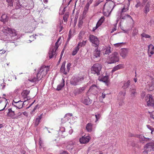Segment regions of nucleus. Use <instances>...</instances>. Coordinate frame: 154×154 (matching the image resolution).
<instances>
[{
	"label": "nucleus",
	"instance_id": "nucleus-1",
	"mask_svg": "<svg viewBox=\"0 0 154 154\" xmlns=\"http://www.w3.org/2000/svg\"><path fill=\"white\" fill-rule=\"evenodd\" d=\"M2 31L6 35L4 38L5 40L11 41V40L15 39L17 38L16 37L17 32L14 29L5 27L3 28Z\"/></svg>",
	"mask_w": 154,
	"mask_h": 154
},
{
	"label": "nucleus",
	"instance_id": "nucleus-2",
	"mask_svg": "<svg viewBox=\"0 0 154 154\" xmlns=\"http://www.w3.org/2000/svg\"><path fill=\"white\" fill-rule=\"evenodd\" d=\"M49 70V68L48 66L45 67L42 66L40 69L39 72L37 74L36 78L33 77L31 79H29V80L31 82L35 83L37 81H38L46 75Z\"/></svg>",
	"mask_w": 154,
	"mask_h": 154
},
{
	"label": "nucleus",
	"instance_id": "nucleus-3",
	"mask_svg": "<svg viewBox=\"0 0 154 154\" xmlns=\"http://www.w3.org/2000/svg\"><path fill=\"white\" fill-rule=\"evenodd\" d=\"M102 66L99 63H96L93 65L91 68V73L97 75H99L102 73Z\"/></svg>",
	"mask_w": 154,
	"mask_h": 154
},
{
	"label": "nucleus",
	"instance_id": "nucleus-4",
	"mask_svg": "<svg viewBox=\"0 0 154 154\" xmlns=\"http://www.w3.org/2000/svg\"><path fill=\"white\" fill-rule=\"evenodd\" d=\"M108 60V63L109 64L115 63L119 61V59L118 54L117 52H114L109 57Z\"/></svg>",
	"mask_w": 154,
	"mask_h": 154
},
{
	"label": "nucleus",
	"instance_id": "nucleus-5",
	"mask_svg": "<svg viewBox=\"0 0 154 154\" xmlns=\"http://www.w3.org/2000/svg\"><path fill=\"white\" fill-rule=\"evenodd\" d=\"M84 79L83 76H73L70 80V83L73 86L80 84Z\"/></svg>",
	"mask_w": 154,
	"mask_h": 154
},
{
	"label": "nucleus",
	"instance_id": "nucleus-6",
	"mask_svg": "<svg viewBox=\"0 0 154 154\" xmlns=\"http://www.w3.org/2000/svg\"><path fill=\"white\" fill-rule=\"evenodd\" d=\"M89 40L92 43V46L95 47H98L100 44L99 39L96 36L91 35L89 36Z\"/></svg>",
	"mask_w": 154,
	"mask_h": 154
},
{
	"label": "nucleus",
	"instance_id": "nucleus-7",
	"mask_svg": "<svg viewBox=\"0 0 154 154\" xmlns=\"http://www.w3.org/2000/svg\"><path fill=\"white\" fill-rule=\"evenodd\" d=\"M98 48H97L93 53L92 60L95 62H98L100 59L101 52L98 49Z\"/></svg>",
	"mask_w": 154,
	"mask_h": 154
},
{
	"label": "nucleus",
	"instance_id": "nucleus-8",
	"mask_svg": "<svg viewBox=\"0 0 154 154\" xmlns=\"http://www.w3.org/2000/svg\"><path fill=\"white\" fill-rule=\"evenodd\" d=\"M59 40V39L56 42L55 47L52 46L49 52V57L50 59L52 58L53 56L56 54L55 51L58 47V46L57 45V43Z\"/></svg>",
	"mask_w": 154,
	"mask_h": 154
},
{
	"label": "nucleus",
	"instance_id": "nucleus-9",
	"mask_svg": "<svg viewBox=\"0 0 154 154\" xmlns=\"http://www.w3.org/2000/svg\"><path fill=\"white\" fill-rule=\"evenodd\" d=\"M136 137L139 139L140 143L143 144L148 142L151 140L150 138L145 137L143 136L140 134L137 135Z\"/></svg>",
	"mask_w": 154,
	"mask_h": 154
},
{
	"label": "nucleus",
	"instance_id": "nucleus-10",
	"mask_svg": "<svg viewBox=\"0 0 154 154\" xmlns=\"http://www.w3.org/2000/svg\"><path fill=\"white\" fill-rule=\"evenodd\" d=\"M146 102L147 105L148 106H153L154 104V101L152 99L151 95L148 94L145 97Z\"/></svg>",
	"mask_w": 154,
	"mask_h": 154
},
{
	"label": "nucleus",
	"instance_id": "nucleus-11",
	"mask_svg": "<svg viewBox=\"0 0 154 154\" xmlns=\"http://www.w3.org/2000/svg\"><path fill=\"white\" fill-rule=\"evenodd\" d=\"M75 143L72 141H69L67 143V145L66 146V148L69 151L71 152L73 150H75Z\"/></svg>",
	"mask_w": 154,
	"mask_h": 154
},
{
	"label": "nucleus",
	"instance_id": "nucleus-12",
	"mask_svg": "<svg viewBox=\"0 0 154 154\" xmlns=\"http://www.w3.org/2000/svg\"><path fill=\"white\" fill-rule=\"evenodd\" d=\"M144 148L148 151H153L154 150V141L146 143L144 146Z\"/></svg>",
	"mask_w": 154,
	"mask_h": 154
},
{
	"label": "nucleus",
	"instance_id": "nucleus-13",
	"mask_svg": "<svg viewBox=\"0 0 154 154\" xmlns=\"http://www.w3.org/2000/svg\"><path fill=\"white\" fill-rule=\"evenodd\" d=\"M23 101L19 100L18 101H15L14 100L12 104L14 107L20 109L23 107V106L24 103H23Z\"/></svg>",
	"mask_w": 154,
	"mask_h": 154
},
{
	"label": "nucleus",
	"instance_id": "nucleus-14",
	"mask_svg": "<svg viewBox=\"0 0 154 154\" xmlns=\"http://www.w3.org/2000/svg\"><path fill=\"white\" fill-rule=\"evenodd\" d=\"M146 87L148 88V90L150 91H152L154 89V79H152L150 81L147 82Z\"/></svg>",
	"mask_w": 154,
	"mask_h": 154
},
{
	"label": "nucleus",
	"instance_id": "nucleus-15",
	"mask_svg": "<svg viewBox=\"0 0 154 154\" xmlns=\"http://www.w3.org/2000/svg\"><path fill=\"white\" fill-rule=\"evenodd\" d=\"M90 139V137L89 136L85 135L81 138L79 139V140L81 143H86L89 141Z\"/></svg>",
	"mask_w": 154,
	"mask_h": 154
},
{
	"label": "nucleus",
	"instance_id": "nucleus-16",
	"mask_svg": "<svg viewBox=\"0 0 154 154\" xmlns=\"http://www.w3.org/2000/svg\"><path fill=\"white\" fill-rule=\"evenodd\" d=\"M65 129L64 127H61L58 131V135L59 136L61 137H64L66 136L65 133Z\"/></svg>",
	"mask_w": 154,
	"mask_h": 154
},
{
	"label": "nucleus",
	"instance_id": "nucleus-17",
	"mask_svg": "<svg viewBox=\"0 0 154 154\" xmlns=\"http://www.w3.org/2000/svg\"><path fill=\"white\" fill-rule=\"evenodd\" d=\"M85 87H80L79 88H77L75 90L74 93L75 95L81 94L84 91L85 89Z\"/></svg>",
	"mask_w": 154,
	"mask_h": 154
},
{
	"label": "nucleus",
	"instance_id": "nucleus-18",
	"mask_svg": "<svg viewBox=\"0 0 154 154\" xmlns=\"http://www.w3.org/2000/svg\"><path fill=\"white\" fill-rule=\"evenodd\" d=\"M128 53V50L126 48H123L121 50L120 55L122 57L125 58L127 56Z\"/></svg>",
	"mask_w": 154,
	"mask_h": 154
},
{
	"label": "nucleus",
	"instance_id": "nucleus-19",
	"mask_svg": "<svg viewBox=\"0 0 154 154\" xmlns=\"http://www.w3.org/2000/svg\"><path fill=\"white\" fill-rule=\"evenodd\" d=\"M66 63V61H64L63 62L60 69V72L65 75L67 74L68 72L67 70H65V66Z\"/></svg>",
	"mask_w": 154,
	"mask_h": 154
},
{
	"label": "nucleus",
	"instance_id": "nucleus-20",
	"mask_svg": "<svg viewBox=\"0 0 154 154\" xmlns=\"http://www.w3.org/2000/svg\"><path fill=\"white\" fill-rule=\"evenodd\" d=\"M12 108H9L8 109V112L7 113V116L10 117L13 119L14 118L15 114L14 111L12 110Z\"/></svg>",
	"mask_w": 154,
	"mask_h": 154
},
{
	"label": "nucleus",
	"instance_id": "nucleus-21",
	"mask_svg": "<svg viewBox=\"0 0 154 154\" xmlns=\"http://www.w3.org/2000/svg\"><path fill=\"white\" fill-rule=\"evenodd\" d=\"M150 5V2H148L144 7L143 9V12L146 15L149 11V8Z\"/></svg>",
	"mask_w": 154,
	"mask_h": 154
},
{
	"label": "nucleus",
	"instance_id": "nucleus-22",
	"mask_svg": "<svg viewBox=\"0 0 154 154\" xmlns=\"http://www.w3.org/2000/svg\"><path fill=\"white\" fill-rule=\"evenodd\" d=\"M108 4H109V7L110 8V9L112 8L111 10V11L115 6V4L114 2L112 1H108V2H106L104 5V7L105 5ZM104 8L105 7H104Z\"/></svg>",
	"mask_w": 154,
	"mask_h": 154
},
{
	"label": "nucleus",
	"instance_id": "nucleus-23",
	"mask_svg": "<svg viewBox=\"0 0 154 154\" xmlns=\"http://www.w3.org/2000/svg\"><path fill=\"white\" fill-rule=\"evenodd\" d=\"M126 94L125 91H121L119 93L118 96V99L123 100L125 99V96Z\"/></svg>",
	"mask_w": 154,
	"mask_h": 154
},
{
	"label": "nucleus",
	"instance_id": "nucleus-24",
	"mask_svg": "<svg viewBox=\"0 0 154 154\" xmlns=\"http://www.w3.org/2000/svg\"><path fill=\"white\" fill-rule=\"evenodd\" d=\"M65 85V81L64 79L63 78L62 79V82L60 84L58 85L56 90L57 91H60Z\"/></svg>",
	"mask_w": 154,
	"mask_h": 154
},
{
	"label": "nucleus",
	"instance_id": "nucleus-25",
	"mask_svg": "<svg viewBox=\"0 0 154 154\" xmlns=\"http://www.w3.org/2000/svg\"><path fill=\"white\" fill-rule=\"evenodd\" d=\"M42 114H41L40 116H38V117L36 118L35 123V126H38L40 122V120L42 118Z\"/></svg>",
	"mask_w": 154,
	"mask_h": 154
},
{
	"label": "nucleus",
	"instance_id": "nucleus-26",
	"mask_svg": "<svg viewBox=\"0 0 154 154\" xmlns=\"http://www.w3.org/2000/svg\"><path fill=\"white\" fill-rule=\"evenodd\" d=\"M83 103L86 105H89L91 103V100L89 97H86L84 99Z\"/></svg>",
	"mask_w": 154,
	"mask_h": 154
},
{
	"label": "nucleus",
	"instance_id": "nucleus-27",
	"mask_svg": "<svg viewBox=\"0 0 154 154\" xmlns=\"http://www.w3.org/2000/svg\"><path fill=\"white\" fill-rule=\"evenodd\" d=\"M112 50V49L110 47H108L104 50L105 53V54H109L111 53Z\"/></svg>",
	"mask_w": 154,
	"mask_h": 154
},
{
	"label": "nucleus",
	"instance_id": "nucleus-28",
	"mask_svg": "<svg viewBox=\"0 0 154 154\" xmlns=\"http://www.w3.org/2000/svg\"><path fill=\"white\" fill-rule=\"evenodd\" d=\"M86 128L88 132H91L92 130V125L91 123H88L86 125Z\"/></svg>",
	"mask_w": 154,
	"mask_h": 154
},
{
	"label": "nucleus",
	"instance_id": "nucleus-29",
	"mask_svg": "<svg viewBox=\"0 0 154 154\" xmlns=\"http://www.w3.org/2000/svg\"><path fill=\"white\" fill-rule=\"evenodd\" d=\"M130 81L128 80L127 82H124L123 86L122 87L124 89H125L128 88L130 85Z\"/></svg>",
	"mask_w": 154,
	"mask_h": 154
},
{
	"label": "nucleus",
	"instance_id": "nucleus-30",
	"mask_svg": "<svg viewBox=\"0 0 154 154\" xmlns=\"http://www.w3.org/2000/svg\"><path fill=\"white\" fill-rule=\"evenodd\" d=\"M122 67V66L121 64H119L116 66L114 67L112 71V73H113L116 70L119 69L121 68Z\"/></svg>",
	"mask_w": 154,
	"mask_h": 154
},
{
	"label": "nucleus",
	"instance_id": "nucleus-31",
	"mask_svg": "<svg viewBox=\"0 0 154 154\" xmlns=\"http://www.w3.org/2000/svg\"><path fill=\"white\" fill-rule=\"evenodd\" d=\"M109 77L108 75L103 76L101 78V80L104 82L107 83L108 82Z\"/></svg>",
	"mask_w": 154,
	"mask_h": 154
},
{
	"label": "nucleus",
	"instance_id": "nucleus-32",
	"mask_svg": "<svg viewBox=\"0 0 154 154\" xmlns=\"http://www.w3.org/2000/svg\"><path fill=\"white\" fill-rule=\"evenodd\" d=\"M104 19V17H101L100 19L97 22L96 25L99 27L101 25L103 22Z\"/></svg>",
	"mask_w": 154,
	"mask_h": 154
},
{
	"label": "nucleus",
	"instance_id": "nucleus-33",
	"mask_svg": "<svg viewBox=\"0 0 154 154\" xmlns=\"http://www.w3.org/2000/svg\"><path fill=\"white\" fill-rule=\"evenodd\" d=\"M2 21L3 22H5L8 21V17L5 14H3L2 16Z\"/></svg>",
	"mask_w": 154,
	"mask_h": 154
},
{
	"label": "nucleus",
	"instance_id": "nucleus-34",
	"mask_svg": "<svg viewBox=\"0 0 154 154\" xmlns=\"http://www.w3.org/2000/svg\"><path fill=\"white\" fill-rule=\"evenodd\" d=\"M130 91L131 92V95L132 97H134L135 94L136 93L135 89L134 88H130Z\"/></svg>",
	"mask_w": 154,
	"mask_h": 154
},
{
	"label": "nucleus",
	"instance_id": "nucleus-35",
	"mask_svg": "<svg viewBox=\"0 0 154 154\" xmlns=\"http://www.w3.org/2000/svg\"><path fill=\"white\" fill-rule=\"evenodd\" d=\"M89 3H87L85 7L84 8V10L83 11L84 14H86L87 12L89 7Z\"/></svg>",
	"mask_w": 154,
	"mask_h": 154
},
{
	"label": "nucleus",
	"instance_id": "nucleus-36",
	"mask_svg": "<svg viewBox=\"0 0 154 154\" xmlns=\"http://www.w3.org/2000/svg\"><path fill=\"white\" fill-rule=\"evenodd\" d=\"M79 49V48L78 47H76L73 51L72 55L73 56L75 55L78 51Z\"/></svg>",
	"mask_w": 154,
	"mask_h": 154
},
{
	"label": "nucleus",
	"instance_id": "nucleus-37",
	"mask_svg": "<svg viewBox=\"0 0 154 154\" xmlns=\"http://www.w3.org/2000/svg\"><path fill=\"white\" fill-rule=\"evenodd\" d=\"M128 15V14H124L121 13L120 16V17L122 19H127Z\"/></svg>",
	"mask_w": 154,
	"mask_h": 154
},
{
	"label": "nucleus",
	"instance_id": "nucleus-38",
	"mask_svg": "<svg viewBox=\"0 0 154 154\" xmlns=\"http://www.w3.org/2000/svg\"><path fill=\"white\" fill-rule=\"evenodd\" d=\"M69 119V117H67V116H66V115H65L64 117L61 119V122L63 123H64L68 121V119Z\"/></svg>",
	"mask_w": 154,
	"mask_h": 154
},
{
	"label": "nucleus",
	"instance_id": "nucleus-39",
	"mask_svg": "<svg viewBox=\"0 0 154 154\" xmlns=\"http://www.w3.org/2000/svg\"><path fill=\"white\" fill-rule=\"evenodd\" d=\"M83 23V21L82 19L80 18L79 21V27H80Z\"/></svg>",
	"mask_w": 154,
	"mask_h": 154
},
{
	"label": "nucleus",
	"instance_id": "nucleus-40",
	"mask_svg": "<svg viewBox=\"0 0 154 154\" xmlns=\"http://www.w3.org/2000/svg\"><path fill=\"white\" fill-rule=\"evenodd\" d=\"M141 36L143 37H145V38H150V35H149L146 34L144 33L141 34Z\"/></svg>",
	"mask_w": 154,
	"mask_h": 154
},
{
	"label": "nucleus",
	"instance_id": "nucleus-41",
	"mask_svg": "<svg viewBox=\"0 0 154 154\" xmlns=\"http://www.w3.org/2000/svg\"><path fill=\"white\" fill-rule=\"evenodd\" d=\"M29 91L28 90H24L23 91L22 94H24L26 96H27L29 93Z\"/></svg>",
	"mask_w": 154,
	"mask_h": 154
},
{
	"label": "nucleus",
	"instance_id": "nucleus-42",
	"mask_svg": "<svg viewBox=\"0 0 154 154\" xmlns=\"http://www.w3.org/2000/svg\"><path fill=\"white\" fill-rule=\"evenodd\" d=\"M138 33V31L136 29H134L133 31V32L132 33V35L133 36H135L137 35Z\"/></svg>",
	"mask_w": 154,
	"mask_h": 154
},
{
	"label": "nucleus",
	"instance_id": "nucleus-43",
	"mask_svg": "<svg viewBox=\"0 0 154 154\" xmlns=\"http://www.w3.org/2000/svg\"><path fill=\"white\" fill-rule=\"evenodd\" d=\"M95 116L96 118V120L95 121V122H96L98 120L100 119V114L97 113L95 115Z\"/></svg>",
	"mask_w": 154,
	"mask_h": 154
},
{
	"label": "nucleus",
	"instance_id": "nucleus-44",
	"mask_svg": "<svg viewBox=\"0 0 154 154\" xmlns=\"http://www.w3.org/2000/svg\"><path fill=\"white\" fill-rule=\"evenodd\" d=\"M150 50L154 51V47L152 45H150L149 46L148 51H149Z\"/></svg>",
	"mask_w": 154,
	"mask_h": 154
},
{
	"label": "nucleus",
	"instance_id": "nucleus-45",
	"mask_svg": "<svg viewBox=\"0 0 154 154\" xmlns=\"http://www.w3.org/2000/svg\"><path fill=\"white\" fill-rule=\"evenodd\" d=\"M71 64L70 63H68L66 66L67 67V70L68 71V72H69L70 69V66H71Z\"/></svg>",
	"mask_w": 154,
	"mask_h": 154
},
{
	"label": "nucleus",
	"instance_id": "nucleus-46",
	"mask_svg": "<svg viewBox=\"0 0 154 154\" xmlns=\"http://www.w3.org/2000/svg\"><path fill=\"white\" fill-rule=\"evenodd\" d=\"M97 88V86L95 85H93L91 87L90 89L91 90H93V89L96 90Z\"/></svg>",
	"mask_w": 154,
	"mask_h": 154
},
{
	"label": "nucleus",
	"instance_id": "nucleus-47",
	"mask_svg": "<svg viewBox=\"0 0 154 154\" xmlns=\"http://www.w3.org/2000/svg\"><path fill=\"white\" fill-rule=\"evenodd\" d=\"M6 1L10 4V5L12 6L14 2V0H6Z\"/></svg>",
	"mask_w": 154,
	"mask_h": 154
},
{
	"label": "nucleus",
	"instance_id": "nucleus-48",
	"mask_svg": "<svg viewBox=\"0 0 154 154\" xmlns=\"http://www.w3.org/2000/svg\"><path fill=\"white\" fill-rule=\"evenodd\" d=\"M128 10V9L127 8H123L121 12V14L123 13H123L127 11Z\"/></svg>",
	"mask_w": 154,
	"mask_h": 154
},
{
	"label": "nucleus",
	"instance_id": "nucleus-49",
	"mask_svg": "<svg viewBox=\"0 0 154 154\" xmlns=\"http://www.w3.org/2000/svg\"><path fill=\"white\" fill-rule=\"evenodd\" d=\"M42 70H41V71L40 72V74L38 76V77H41L42 75H44L45 73V72L43 71L42 72Z\"/></svg>",
	"mask_w": 154,
	"mask_h": 154
},
{
	"label": "nucleus",
	"instance_id": "nucleus-50",
	"mask_svg": "<svg viewBox=\"0 0 154 154\" xmlns=\"http://www.w3.org/2000/svg\"><path fill=\"white\" fill-rule=\"evenodd\" d=\"M123 43L122 42L118 43H116L114 44V45L115 47H118L121 45Z\"/></svg>",
	"mask_w": 154,
	"mask_h": 154
},
{
	"label": "nucleus",
	"instance_id": "nucleus-51",
	"mask_svg": "<svg viewBox=\"0 0 154 154\" xmlns=\"http://www.w3.org/2000/svg\"><path fill=\"white\" fill-rule=\"evenodd\" d=\"M119 100H120V101L119 103V105L120 106H122V105L124 103V102L123 101V100L121 99H119Z\"/></svg>",
	"mask_w": 154,
	"mask_h": 154
},
{
	"label": "nucleus",
	"instance_id": "nucleus-52",
	"mask_svg": "<svg viewBox=\"0 0 154 154\" xmlns=\"http://www.w3.org/2000/svg\"><path fill=\"white\" fill-rule=\"evenodd\" d=\"M68 16L67 15H64L63 17V20L64 22H66L67 20V17H68Z\"/></svg>",
	"mask_w": 154,
	"mask_h": 154
},
{
	"label": "nucleus",
	"instance_id": "nucleus-53",
	"mask_svg": "<svg viewBox=\"0 0 154 154\" xmlns=\"http://www.w3.org/2000/svg\"><path fill=\"white\" fill-rule=\"evenodd\" d=\"M127 19H128L129 20H131L132 21H133V20L132 17L128 14V16Z\"/></svg>",
	"mask_w": 154,
	"mask_h": 154
},
{
	"label": "nucleus",
	"instance_id": "nucleus-54",
	"mask_svg": "<svg viewBox=\"0 0 154 154\" xmlns=\"http://www.w3.org/2000/svg\"><path fill=\"white\" fill-rule=\"evenodd\" d=\"M6 52L5 50H3L2 49L0 50V56L2 54H4Z\"/></svg>",
	"mask_w": 154,
	"mask_h": 154
},
{
	"label": "nucleus",
	"instance_id": "nucleus-55",
	"mask_svg": "<svg viewBox=\"0 0 154 154\" xmlns=\"http://www.w3.org/2000/svg\"><path fill=\"white\" fill-rule=\"evenodd\" d=\"M77 21V18H76V17H75L74 20V26H75L76 24Z\"/></svg>",
	"mask_w": 154,
	"mask_h": 154
},
{
	"label": "nucleus",
	"instance_id": "nucleus-56",
	"mask_svg": "<svg viewBox=\"0 0 154 154\" xmlns=\"http://www.w3.org/2000/svg\"><path fill=\"white\" fill-rule=\"evenodd\" d=\"M141 5V4L140 2H137V4L135 5V7L136 8H138Z\"/></svg>",
	"mask_w": 154,
	"mask_h": 154
},
{
	"label": "nucleus",
	"instance_id": "nucleus-57",
	"mask_svg": "<svg viewBox=\"0 0 154 154\" xmlns=\"http://www.w3.org/2000/svg\"><path fill=\"white\" fill-rule=\"evenodd\" d=\"M38 106V105H37L35 106L34 108L31 111L32 112H34L35 110L37 109Z\"/></svg>",
	"mask_w": 154,
	"mask_h": 154
},
{
	"label": "nucleus",
	"instance_id": "nucleus-58",
	"mask_svg": "<svg viewBox=\"0 0 154 154\" xmlns=\"http://www.w3.org/2000/svg\"><path fill=\"white\" fill-rule=\"evenodd\" d=\"M146 127L147 128H148L150 130L152 129H153V128L151 126H150L149 125H147Z\"/></svg>",
	"mask_w": 154,
	"mask_h": 154
},
{
	"label": "nucleus",
	"instance_id": "nucleus-59",
	"mask_svg": "<svg viewBox=\"0 0 154 154\" xmlns=\"http://www.w3.org/2000/svg\"><path fill=\"white\" fill-rule=\"evenodd\" d=\"M99 27V26L97 25H96V26L95 27H94L93 28L92 31L93 32L95 31Z\"/></svg>",
	"mask_w": 154,
	"mask_h": 154
},
{
	"label": "nucleus",
	"instance_id": "nucleus-60",
	"mask_svg": "<svg viewBox=\"0 0 154 154\" xmlns=\"http://www.w3.org/2000/svg\"><path fill=\"white\" fill-rule=\"evenodd\" d=\"M59 28H60V29L59 30V31L60 32L62 30L63 27L62 26V25H60Z\"/></svg>",
	"mask_w": 154,
	"mask_h": 154
},
{
	"label": "nucleus",
	"instance_id": "nucleus-61",
	"mask_svg": "<svg viewBox=\"0 0 154 154\" xmlns=\"http://www.w3.org/2000/svg\"><path fill=\"white\" fill-rule=\"evenodd\" d=\"M66 116L69 117L68 116H72V114L70 113H67L66 114Z\"/></svg>",
	"mask_w": 154,
	"mask_h": 154
},
{
	"label": "nucleus",
	"instance_id": "nucleus-62",
	"mask_svg": "<svg viewBox=\"0 0 154 154\" xmlns=\"http://www.w3.org/2000/svg\"><path fill=\"white\" fill-rule=\"evenodd\" d=\"M60 154H68V152L67 151H64L61 152Z\"/></svg>",
	"mask_w": 154,
	"mask_h": 154
},
{
	"label": "nucleus",
	"instance_id": "nucleus-63",
	"mask_svg": "<svg viewBox=\"0 0 154 154\" xmlns=\"http://www.w3.org/2000/svg\"><path fill=\"white\" fill-rule=\"evenodd\" d=\"M83 46V45H82L81 42L79 43L78 45V46L77 47H78L79 48L82 47Z\"/></svg>",
	"mask_w": 154,
	"mask_h": 154
},
{
	"label": "nucleus",
	"instance_id": "nucleus-64",
	"mask_svg": "<svg viewBox=\"0 0 154 154\" xmlns=\"http://www.w3.org/2000/svg\"><path fill=\"white\" fill-rule=\"evenodd\" d=\"M22 114H23V115H24V116H28V113L26 111L24 112H22Z\"/></svg>",
	"mask_w": 154,
	"mask_h": 154
}]
</instances>
